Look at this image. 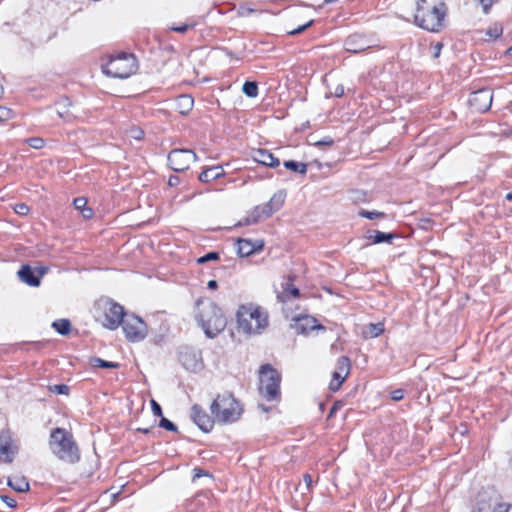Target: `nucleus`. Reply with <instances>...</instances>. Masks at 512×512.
Wrapping results in <instances>:
<instances>
[{"mask_svg":"<svg viewBox=\"0 0 512 512\" xmlns=\"http://www.w3.org/2000/svg\"><path fill=\"white\" fill-rule=\"evenodd\" d=\"M195 318L209 338L218 335L227 324L221 309L210 300L197 301Z\"/></svg>","mask_w":512,"mask_h":512,"instance_id":"obj_1","label":"nucleus"},{"mask_svg":"<svg viewBox=\"0 0 512 512\" xmlns=\"http://www.w3.org/2000/svg\"><path fill=\"white\" fill-rule=\"evenodd\" d=\"M236 316L239 330L249 335L261 334L269 324L268 313L253 303L241 305Z\"/></svg>","mask_w":512,"mask_h":512,"instance_id":"obj_2","label":"nucleus"},{"mask_svg":"<svg viewBox=\"0 0 512 512\" xmlns=\"http://www.w3.org/2000/svg\"><path fill=\"white\" fill-rule=\"evenodd\" d=\"M49 447L62 461L76 463L80 459L79 449L72 434L64 428H55L51 431Z\"/></svg>","mask_w":512,"mask_h":512,"instance_id":"obj_3","label":"nucleus"},{"mask_svg":"<svg viewBox=\"0 0 512 512\" xmlns=\"http://www.w3.org/2000/svg\"><path fill=\"white\" fill-rule=\"evenodd\" d=\"M446 10L444 3L428 6L427 0H418L414 15L415 24L425 30L438 32L443 27Z\"/></svg>","mask_w":512,"mask_h":512,"instance_id":"obj_4","label":"nucleus"},{"mask_svg":"<svg viewBox=\"0 0 512 512\" xmlns=\"http://www.w3.org/2000/svg\"><path fill=\"white\" fill-rule=\"evenodd\" d=\"M210 411L217 422L227 424L237 421L243 409L231 393H223L212 402Z\"/></svg>","mask_w":512,"mask_h":512,"instance_id":"obj_5","label":"nucleus"},{"mask_svg":"<svg viewBox=\"0 0 512 512\" xmlns=\"http://www.w3.org/2000/svg\"><path fill=\"white\" fill-rule=\"evenodd\" d=\"M94 310L95 318L100 321L104 327L110 330L117 329L125 316L124 308L109 298H100L97 300Z\"/></svg>","mask_w":512,"mask_h":512,"instance_id":"obj_6","label":"nucleus"},{"mask_svg":"<svg viewBox=\"0 0 512 512\" xmlns=\"http://www.w3.org/2000/svg\"><path fill=\"white\" fill-rule=\"evenodd\" d=\"M137 60L133 54L118 53L110 56L109 61L102 65L103 72L114 78H128L137 71Z\"/></svg>","mask_w":512,"mask_h":512,"instance_id":"obj_7","label":"nucleus"},{"mask_svg":"<svg viewBox=\"0 0 512 512\" xmlns=\"http://www.w3.org/2000/svg\"><path fill=\"white\" fill-rule=\"evenodd\" d=\"M281 376L276 369L266 364L259 371V392L268 401L278 400L280 397Z\"/></svg>","mask_w":512,"mask_h":512,"instance_id":"obj_8","label":"nucleus"},{"mask_svg":"<svg viewBox=\"0 0 512 512\" xmlns=\"http://www.w3.org/2000/svg\"><path fill=\"white\" fill-rule=\"evenodd\" d=\"M121 325L125 337L130 342H140L147 336V325L138 316L125 314L123 320H121Z\"/></svg>","mask_w":512,"mask_h":512,"instance_id":"obj_9","label":"nucleus"},{"mask_svg":"<svg viewBox=\"0 0 512 512\" xmlns=\"http://www.w3.org/2000/svg\"><path fill=\"white\" fill-rule=\"evenodd\" d=\"M197 160V155L190 149H173L168 155V162L174 171H184Z\"/></svg>","mask_w":512,"mask_h":512,"instance_id":"obj_10","label":"nucleus"},{"mask_svg":"<svg viewBox=\"0 0 512 512\" xmlns=\"http://www.w3.org/2000/svg\"><path fill=\"white\" fill-rule=\"evenodd\" d=\"M17 451L12 433L9 430L0 431V462L11 463Z\"/></svg>","mask_w":512,"mask_h":512,"instance_id":"obj_11","label":"nucleus"},{"mask_svg":"<svg viewBox=\"0 0 512 512\" xmlns=\"http://www.w3.org/2000/svg\"><path fill=\"white\" fill-rule=\"evenodd\" d=\"M493 93L488 88L473 92L469 98L470 107L476 112H486L491 107Z\"/></svg>","mask_w":512,"mask_h":512,"instance_id":"obj_12","label":"nucleus"},{"mask_svg":"<svg viewBox=\"0 0 512 512\" xmlns=\"http://www.w3.org/2000/svg\"><path fill=\"white\" fill-rule=\"evenodd\" d=\"M179 360L187 370L196 371L202 367L201 352L192 347L181 348Z\"/></svg>","mask_w":512,"mask_h":512,"instance_id":"obj_13","label":"nucleus"},{"mask_svg":"<svg viewBox=\"0 0 512 512\" xmlns=\"http://www.w3.org/2000/svg\"><path fill=\"white\" fill-rule=\"evenodd\" d=\"M350 360L348 357L341 356L337 360L336 370L333 373V378L330 382V389L337 391L341 384L344 382L350 372Z\"/></svg>","mask_w":512,"mask_h":512,"instance_id":"obj_14","label":"nucleus"},{"mask_svg":"<svg viewBox=\"0 0 512 512\" xmlns=\"http://www.w3.org/2000/svg\"><path fill=\"white\" fill-rule=\"evenodd\" d=\"M191 419L204 432H209L214 426V419L197 404L191 408Z\"/></svg>","mask_w":512,"mask_h":512,"instance_id":"obj_15","label":"nucleus"},{"mask_svg":"<svg viewBox=\"0 0 512 512\" xmlns=\"http://www.w3.org/2000/svg\"><path fill=\"white\" fill-rule=\"evenodd\" d=\"M346 51L360 53L371 47L370 41L361 34H352L344 42Z\"/></svg>","mask_w":512,"mask_h":512,"instance_id":"obj_16","label":"nucleus"},{"mask_svg":"<svg viewBox=\"0 0 512 512\" xmlns=\"http://www.w3.org/2000/svg\"><path fill=\"white\" fill-rule=\"evenodd\" d=\"M294 329L299 334H308L313 330H324V327L317 323V320L311 316H301L296 319Z\"/></svg>","mask_w":512,"mask_h":512,"instance_id":"obj_17","label":"nucleus"},{"mask_svg":"<svg viewBox=\"0 0 512 512\" xmlns=\"http://www.w3.org/2000/svg\"><path fill=\"white\" fill-rule=\"evenodd\" d=\"M17 274L21 282L31 287H38L41 283L40 278L43 276L44 270L37 275L29 265H23Z\"/></svg>","mask_w":512,"mask_h":512,"instance_id":"obj_18","label":"nucleus"},{"mask_svg":"<svg viewBox=\"0 0 512 512\" xmlns=\"http://www.w3.org/2000/svg\"><path fill=\"white\" fill-rule=\"evenodd\" d=\"M252 157L256 162L272 168H275L280 164L279 159L274 157L271 152L265 149L255 150Z\"/></svg>","mask_w":512,"mask_h":512,"instance_id":"obj_19","label":"nucleus"},{"mask_svg":"<svg viewBox=\"0 0 512 512\" xmlns=\"http://www.w3.org/2000/svg\"><path fill=\"white\" fill-rule=\"evenodd\" d=\"M263 242H252L247 239H239L237 243V252L241 257H247L257 250L262 249Z\"/></svg>","mask_w":512,"mask_h":512,"instance_id":"obj_20","label":"nucleus"},{"mask_svg":"<svg viewBox=\"0 0 512 512\" xmlns=\"http://www.w3.org/2000/svg\"><path fill=\"white\" fill-rule=\"evenodd\" d=\"M286 198V193L283 190L277 191L270 200L264 204L266 212L264 214L266 215H272L276 211H278L284 204Z\"/></svg>","mask_w":512,"mask_h":512,"instance_id":"obj_21","label":"nucleus"},{"mask_svg":"<svg viewBox=\"0 0 512 512\" xmlns=\"http://www.w3.org/2000/svg\"><path fill=\"white\" fill-rule=\"evenodd\" d=\"M396 237L397 235L394 233H385L378 230H368L365 234V238L371 244L391 243Z\"/></svg>","mask_w":512,"mask_h":512,"instance_id":"obj_22","label":"nucleus"},{"mask_svg":"<svg viewBox=\"0 0 512 512\" xmlns=\"http://www.w3.org/2000/svg\"><path fill=\"white\" fill-rule=\"evenodd\" d=\"M266 212L265 206H256L245 218V224H256L264 219L269 218L271 215L264 214Z\"/></svg>","mask_w":512,"mask_h":512,"instance_id":"obj_23","label":"nucleus"},{"mask_svg":"<svg viewBox=\"0 0 512 512\" xmlns=\"http://www.w3.org/2000/svg\"><path fill=\"white\" fill-rule=\"evenodd\" d=\"M224 174V170L222 166H213L203 170L199 175V180L201 182H210L212 180H216L220 178Z\"/></svg>","mask_w":512,"mask_h":512,"instance_id":"obj_24","label":"nucleus"},{"mask_svg":"<svg viewBox=\"0 0 512 512\" xmlns=\"http://www.w3.org/2000/svg\"><path fill=\"white\" fill-rule=\"evenodd\" d=\"M194 100L190 95H180L175 102L176 108L182 115L188 114L193 108Z\"/></svg>","mask_w":512,"mask_h":512,"instance_id":"obj_25","label":"nucleus"},{"mask_svg":"<svg viewBox=\"0 0 512 512\" xmlns=\"http://www.w3.org/2000/svg\"><path fill=\"white\" fill-rule=\"evenodd\" d=\"M56 106L58 116L65 121H69L71 119V114L69 113L71 101L68 98H62L56 103Z\"/></svg>","mask_w":512,"mask_h":512,"instance_id":"obj_26","label":"nucleus"},{"mask_svg":"<svg viewBox=\"0 0 512 512\" xmlns=\"http://www.w3.org/2000/svg\"><path fill=\"white\" fill-rule=\"evenodd\" d=\"M384 331V324L381 322L378 323H370L368 324L364 330L363 335L365 338H375L381 335Z\"/></svg>","mask_w":512,"mask_h":512,"instance_id":"obj_27","label":"nucleus"},{"mask_svg":"<svg viewBox=\"0 0 512 512\" xmlns=\"http://www.w3.org/2000/svg\"><path fill=\"white\" fill-rule=\"evenodd\" d=\"M7 485L17 492H25L29 490V483L24 477L8 479Z\"/></svg>","mask_w":512,"mask_h":512,"instance_id":"obj_28","label":"nucleus"},{"mask_svg":"<svg viewBox=\"0 0 512 512\" xmlns=\"http://www.w3.org/2000/svg\"><path fill=\"white\" fill-rule=\"evenodd\" d=\"M284 167L301 175H305L307 173V165L303 162L288 160L284 162Z\"/></svg>","mask_w":512,"mask_h":512,"instance_id":"obj_29","label":"nucleus"},{"mask_svg":"<svg viewBox=\"0 0 512 512\" xmlns=\"http://www.w3.org/2000/svg\"><path fill=\"white\" fill-rule=\"evenodd\" d=\"M52 327L61 335H67L70 332L71 324L67 319H59L52 323Z\"/></svg>","mask_w":512,"mask_h":512,"instance_id":"obj_30","label":"nucleus"},{"mask_svg":"<svg viewBox=\"0 0 512 512\" xmlns=\"http://www.w3.org/2000/svg\"><path fill=\"white\" fill-rule=\"evenodd\" d=\"M244 94L248 97L254 98L258 95V86L256 82L246 81L242 88Z\"/></svg>","mask_w":512,"mask_h":512,"instance_id":"obj_31","label":"nucleus"},{"mask_svg":"<svg viewBox=\"0 0 512 512\" xmlns=\"http://www.w3.org/2000/svg\"><path fill=\"white\" fill-rule=\"evenodd\" d=\"M92 364L93 366H96V367H101V368H118L119 367V364L116 363V362H109V361H105L101 358H94L92 360Z\"/></svg>","mask_w":512,"mask_h":512,"instance_id":"obj_32","label":"nucleus"},{"mask_svg":"<svg viewBox=\"0 0 512 512\" xmlns=\"http://www.w3.org/2000/svg\"><path fill=\"white\" fill-rule=\"evenodd\" d=\"M503 28L500 24L495 23L492 26H490L486 32V34L493 39H497L502 35Z\"/></svg>","mask_w":512,"mask_h":512,"instance_id":"obj_33","label":"nucleus"},{"mask_svg":"<svg viewBox=\"0 0 512 512\" xmlns=\"http://www.w3.org/2000/svg\"><path fill=\"white\" fill-rule=\"evenodd\" d=\"M127 137L135 139V140H141L144 136V131L139 127H131L126 132Z\"/></svg>","mask_w":512,"mask_h":512,"instance_id":"obj_34","label":"nucleus"},{"mask_svg":"<svg viewBox=\"0 0 512 512\" xmlns=\"http://www.w3.org/2000/svg\"><path fill=\"white\" fill-rule=\"evenodd\" d=\"M359 216L367 218V219H375V218H383L385 214L383 212L378 211H368V210H360Z\"/></svg>","mask_w":512,"mask_h":512,"instance_id":"obj_35","label":"nucleus"},{"mask_svg":"<svg viewBox=\"0 0 512 512\" xmlns=\"http://www.w3.org/2000/svg\"><path fill=\"white\" fill-rule=\"evenodd\" d=\"M28 145L34 149H41L44 147V140L40 137H32L26 140Z\"/></svg>","mask_w":512,"mask_h":512,"instance_id":"obj_36","label":"nucleus"},{"mask_svg":"<svg viewBox=\"0 0 512 512\" xmlns=\"http://www.w3.org/2000/svg\"><path fill=\"white\" fill-rule=\"evenodd\" d=\"M284 295L287 299L289 298H297L299 296V290L298 288L287 284V287L284 290Z\"/></svg>","mask_w":512,"mask_h":512,"instance_id":"obj_37","label":"nucleus"},{"mask_svg":"<svg viewBox=\"0 0 512 512\" xmlns=\"http://www.w3.org/2000/svg\"><path fill=\"white\" fill-rule=\"evenodd\" d=\"M159 426L168 431H173V432L177 431L176 425L165 417H161Z\"/></svg>","mask_w":512,"mask_h":512,"instance_id":"obj_38","label":"nucleus"},{"mask_svg":"<svg viewBox=\"0 0 512 512\" xmlns=\"http://www.w3.org/2000/svg\"><path fill=\"white\" fill-rule=\"evenodd\" d=\"M13 116V112L11 109L0 106V121H6L11 119Z\"/></svg>","mask_w":512,"mask_h":512,"instance_id":"obj_39","label":"nucleus"},{"mask_svg":"<svg viewBox=\"0 0 512 512\" xmlns=\"http://www.w3.org/2000/svg\"><path fill=\"white\" fill-rule=\"evenodd\" d=\"M50 390L57 394H63L67 395L69 392V387L67 385L61 384V385H54L50 387Z\"/></svg>","mask_w":512,"mask_h":512,"instance_id":"obj_40","label":"nucleus"},{"mask_svg":"<svg viewBox=\"0 0 512 512\" xmlns=\"http://www.w3.org/2000/svg\"><path fill=\"white\" fill-rule=\"evenodd\" d=\"M192 27H193V25L182 24V25H171V26H169V29L183 34V33L187 32Z\"/></svg>","mask_w":512,"mask_h":512,"instance_id":"obj_41","label":"nucleus"},{"mask_svg":"<svg viewBox=\"0 0 512 512\" xmlns=\"http://www.w3.org/2000/svg\"><path fill=\"white\" fill-rule=\"evenodd\" d=\"M219 258L218 253L210 252L198 259V263H205L211 260H217Z\"/></svg>","mask_w":512,"mask_h":512,"instance_id":"obj_42","label":"nucleus"},{"mask_svg":"<svg viewBox=\"0 0 512 512\" xmlns=\"http://www.w3.org/2000/svg\"><path fill=\"white\" fill-rule=\"evenodd\" d=\"M14 211L18 215L24 216V215H27L29 213V207L26 204H24V203H20V204L15 205Z\"/></svg>","mask_w":512,"mask_h":512,"instance_id":"obj_43","label":"nucleus"},{"mask_svg":"<svg viewBox=\"0 0 512 512\" xmlns=\"http://www.w3.org/2000/svg\"><path fill=\"white\" fill-rule=\"evenodd\" d=\"M75 209L81 211L87 205V200L84 197L75 198L73 201Z\"/></svg>","mask_w":512,"mask_h":512,"instance_id":"obj_44","label":"nucleus"},{"mask_svg":"<svg viewBox=\"0 0 512 512\" xmlns=\"http://www.w3.org/2000/svg\"><path fill=\"white\" fill-rule=\"evenodd\" d=\"M492 512H512V506L506 503L497 504Z\"/></svg>","mask_w":512,"mask_h":512,"instance_id":"obj_45","label":"nucleus"},{"mask_svg":"<svg viewBox=\"0 0 512 512\" xmlns=\"http://www.w3.org/2000/svg\"><path fill=\"white\" fill-rule=\"evenodd\" d=\"M496 1L497 0H478L479 4L483 8V12L486 14L489 12L490 8Z\"/></svg>","mask_w":512,"mask_h":512,"instance_id":"obj_46","label":"nucleus"},{"mask_svg":"<svg viewBox=\"0 0 512 512\" xmlns=\"http://www.w3.org/2000/svg\"><path fill=\"white\" fill-rule=\"evenodd\" d=\"M1 500L10 508L16 507V500L7 495H1Z\"/></svg>","mask_w":512,"mask_h":512,"instance_id":"obj_47","label":"nucleus"},{"mask_svg":"<svg viewBox=\"0 0 512 512\" xmlns=\"http://www.w3.org/2000/svg\"><path fill=\"white\" fill-rule=\"evenodd\" d=\"M151 407L155 416L162 417V408L155 400H151Z\"/></svg>","mask_w":512,"mask_h":512,"instance_id":"obj_48","label":"nucleus"},{"mask_svg":"<svg viewBox=\"0 0 512 512\" xmlns=\"http://www.w3.org/2000/svg\"><path fill=\"white\" fill-rule=\"evenodd\" d=\"M311 24H312V21H309L306 24L301 25V26H299L298 28H296L294 30H291L289 32V34H291V35L299 34V33L303 32L304 30H306L309 26H311Z\"/></svg>","mask_w":512,"mask_h":512,"instance_id":"obj_49","label":"nucleus"},{"mask_svg":"<svg viewBox=\"0 0 512 512\" xmlns=\"http://www.w3.org/2000/svg\"><path fill=\"white\" fill-rule=\"evenodd\" d=\"M403 397H404V391L402 389H397V390H394L391 392V398L394 401H399V400L403 399Z\"/></svg>","mask_w":512,"mask_h":512,"instance_id":"obj_50","label":"nucleus"},{"mask_svg":"<svg viewBox=\"0 0 512 512\" xmlns=\"http://www.w3.org/2000/svg\"><path fill=\"white\" fill-rule=\"evenodd\" d=\"M343 406L342 402L338 401L333 404L329 411V417H333L335 413Z\"/></svg>","mask_w":512,"mask_h":512,"instance_id":"obj_51","label":"nucleus"},{"mask_svg":"<svg viewBox=\"0 0 512 512\" xmlns=\"http://www.w3.org/2000/svg\"><path fill=\"white\" fill-rule=\"evenodd\" d=\"M80 212L85 219H90L93 216V211L91 208L85 207Z\"/></svg>","mask_w":512,"mask_h":512,"instance_id":"obj_52","label":"nucleus"},{"mask_svg":"<svg viewBox=\"0 0 512 512\" xmlns=\"http://www.w3.org/2000/svg\"><path fill=\"white\" fill-rule=\"evenodd\" d=\"M433 56L434 58H438L440 53H441V49H442V44L441 43H436L433 47Z\"/></svg>","mask_w":512,"mask_h":512,"instance_id":"obj_53","label":"nucleus"},{"mask_svg":"<svg viewBox=\"0 0 512 512\" xmlns=\"http://www.w3.org/2000/svg\"><path fill=\"white\" fill-rule=\"evenodd\" d=\"M180 180L178 176H170L168 179V184L171 187L177 186L179 184Z\"/></svg>","mask_w":512,"mask_h":512,"instance_id":"obj_54","label":"nucleus"},{"mask_svg":"<svg viewBox=\"0 0 512 512\" xmlns=\"http://www.w3.org/2000/svg\"><path fill=\"white\" fill-rule=\"evenodd\" d=\"M303 480H304V482H305V484H306L307 488H310V487H311V485H312V477H311L309 474H305V475L303 476Z\"/></svg>","mask_w":512,"mask_h":512,"instance_id":"obj_55","label":"nucleus"},{"mask_svg":"<svg viewBox=\"0 0 512 512\" xmlns=\"http://www.w3.org/2000/svg\"><path fill=\"white\" fill-rule=\"evenodd\" d=\"M316 145H332L333 144V140L332 139H325V140H322V141H319L317 143H315Z\"/></svg>","mask_w":512,"mask_h":512,"instance_id":"obj_56","label":"nucleus"},{"mask_svg":"<svg viewBox=\"0 0 512 512\" xmlns=\"http://www.w3.org/2000/svg\"><path fill=\"white\" fill-rule=\"evenodd\" d=\"M209 289H216L218 287V283L216 280H210L207 284Z\"/></svg>","mask_w":512,"mask_h":512,"instance_id":"obj_57","label":"nucleus"},{"mask_svg":"<svg viewBox=\"0 0 512 512\" xmlns=\"http://www.w3.org/2000/svg\"><path fill=\"white\" fill-rule=\"evenodd\" d=\"M343 93H344V89H343V87H337V89H336V91H335V95H336L337 97H340V96H342V95H343Z\"/></svg>","mask_w":512,"mask_h":512,"instance_id":"obj_58","label":"nucleus"},{"mask_svg":"<svg viewBox=\"0 0 512 512\" xmlns=\"http://www.w3.org/2000/svg\"><path fill=\"white\" fill-rule=\"evenodd\" d=\"M505 198H506L508 201H512V192L507 193Z\"/></svg>","mask_w":512,"mask_h":512,"instance_id":"obj_59","label":"nucleus"},{"mask_svg":"<svg viewBox=\"0 0 512 512\" xmlns=\"http://www.w3.org/2000/svg\"><path fill=\"white\" fill-rule=\"evenodd\" d=\"M137 430L140 431V432H143V433H148L149 432L148 428H138Z\"/></svg>","mask_w":512,"mask_h":512,"instance_id":"obj_60","label":"nucleus"},{"mask_svg":"<svg viewBox=\"0 0 512 512\" xmlns=\"http://www.w3.org/2000/svg\"><path fill=\"white\" fill-rule=\"evenodd\" d=\"M202 475V471L201 470H196V473H195V478L196 477H200Z\"/></svg>","mask_w":512,"mask_h":512,"instance_id":"obj_61","label":"nucleus"},{"mask_svg":"<svg viewBox=\"0 0 512 512\" xmlns=\"http://www.w3.org/2000/svg\"><path fill=\"white\" fill-rule=\"evenodd\" d=\"M508 53H509L510 55H512V46H511V47H509V49H508Z\"/></svg>","mask_w":512,"mask_h":512,"instance_id":"obj_62","label":"nucleus"},{"mask_svg":"<svg viewBox=\"0 0 512 512\" xmlns=\"http://www.w3.org/2000/svg\"><path fill=\"white\" fill-rule=\"evenodd\" d=\"M259 407H260L262 410L267 411V409H266L262 404H261V405H259Z\"/></svg>","mask_w":512,"mask_h":512,"instance_id":"obj_63","label":"nucleus"},{"mask_svg":"<svg viewBox=\"0 0 512 512\" xmlns=\"http://www.w3.org/2000/svg\"><path fill=\"white\" fill-rule=\"evenodd\" d=\"M334 0H326L327 3H331L333 2Z\"/></svg>","mask_w":512,"mask_h":512,"instance_id":"obj_64","label":"nucleus"}]
</instances>
